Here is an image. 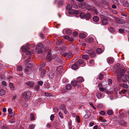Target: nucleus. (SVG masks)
I'll return each mask as SVG.
<instances>
[{
    "label": "nucleus",
    "mask_w": 129,
    "mask_h": 129,
    "mask_svg": "<svg viewBox=\"0 0 129 129\" xmlns=\"http://www.w3.org/2000/svg\"><path fill=\"white\" fill-rule=\"evenodd\" d=\"M68 13L69 14L72 15L74 14H78V11L77 10L71 9L69 10L68 11Z\"/></svg>",
    "instance_id": "obj_4"
},
{
    "label": "nucleus",
    "mask_w": 129,
    "mask_h": 129,
    "mask_svg": "<svg viewBox=\"0 0 129 129\" xmlns=\"http://www.w3.org/2000/svg\"><path fill=\"white\" fill-rule=\"evenodd\" d=\"M54 118V116L53 114H52L50 116V119L51 121H53Z\"/></svg>",
    "instance_id": "obj_48"
},
{
    "label": "nucleus",
    "mask_w": 129,
    "mask_h": 129,
    "mask_svg": "<svg viewBox=\"0 0 129 129\" xmlns=\"http://www.w3.org/2000/svg\"><path fill=\"white\" fill-rule=\"evenodd\" d=\"M76 119H77V121L79 123L80 122V117L79 116H77L76 117Z\"/></svg>",
    "instance_id": "obj_54"
},
{
    "label": "nucleus",
    "mask_w": 129,
    "mask_h": 129,
    "mask_svg": "<svg viewBox=\"0 0 129 129\" xmlns=\"http://www.w3.org/2000/svg\"><path fill=\"white\" fill-rule=\"evenodd\" d=\"M2 84L4 86H7V84L6 82L5 81H3L2 82Z\"/></svg>",
    "instance_id": "obj_57"
},
{
    "label": "nucleus",
    "mask_w": 129,
    "mask_h": 129,
    "mask_svg": "<svg viewBox=\"0 0 129 129\" xmlns=\"http://www.w3.org/2000/svg\"><path fill=\"white\" fill-rule=\"evenodd\" d=\"M72 7L70 5H68L66 6V9L68 10H70L71 8Z\"/></svg>",
    "instance_id": "obj_38"
},
{
    "label": "nucleus",
    "mask_w": 129,
    "mask_h": 129,
    "mask_svg": "<svg viewBox=\"0 0 129 129\" xmlns=\"http://www.w3.org/2000/svg\"><path fill=\"white\" fill-rule=\"evenodd\" d=\"M119 32L120 33H123L124 31V29H120L118 30Z\"/></svg>",
    "instance_id": "obj_51"
},
{
    "label": "nucleus",
    "mask_w": 129,
    "mask_h": 129,
    "mask_svg": "<svg viewBox=\"0 0 129 129\" xmlns=\"http://www.w3.org/2000/svg\"><path fill=\"white\" fill-rule=\"evenodd\" d=\"M119 123L121 125L124 126H125L127 124L126 122H125L123 120L120 121L119 122Z\"/></svg>",
    "instance_id": "obj_18"
},
{
    "label": "nucleus",
    "mask_w": 129,
    "mask_h": 129,
    "mask_svg": "<svg viewBox=\"0 0 129 129\" xmlns=\"http://www.w3.org/2000/svg\"><path fill=\"white\" fill-rule=\"evenodd\" d=\"M56 70L57 71L59 72H62L63 70L62 67L61 66H59L57 68Z\"/></svg>",
    "instance_id": "obj_21"
},
{
    "label": "nucleus",
    "mask_w": 129,
    "mask_h": 129,
    "mask_svg": "<svg viewBox=\"0 0 129 129\" xmlns=\"http://www.w3.org/2000/svg\"><path fill=\"white\" fill-rule=\"evenodd\" d=\"M59 108L63 110L65 114H67V111L64 106L61 105L59 106Z\"/></svg>",
    "instance_id": "obj_7"
},
{
    "label": "nucleus",
    "mask_w": 129,
    "mask_h": 129,
    "mask_svg": "<svg viewBox=\"0 0 129 129\" xmlns=\"http://www.w3.org/2000/svg\"><path fill=\"white\" fill-rule=\"evenodd\" d=\"M54 111L55 112H57L58 111V109L56 108H55L54 109Z\"/></svg>",
    "instance_id": "obj_60"
},
{
    "label": "nucleus",
    "mask_w": 129,
    "mask_h": 129,
    "mask_svg": "<svg viewBox=\"0 0 129 129\" xmlns=\"http://www.w3.org/2000/svg\"><path fill=\"white\" fill-rule=\"evenodd\" d=\"M84 62V60L82 59H79L78 61V63L79 64H81L83 63Z\"/></svg>",
    "instance_id": "obj_27"
},
{
    "label": "nucleus",
    "mask_w": 129,
    "mask_h": 129,
    "mask_svg": "<svg viewBox=\"0 0 129 129\" xmlns=\"http://www.w3.org/2000/svg\"><path fill=\"white\" fill-rule=\"evenodd\" d=\"M9 86L11 89L12 90L14 89V88L13 86V84L12 83H9Z\"/></svg>",
    "instance_id": "obj_29"
},
{
    "label": "nucleus",
    "mask_w": 129,
    "mask_h": 129,
    "mask_svg": "<svg viewBox=\"0 0 129 129\" xmlns=\"http://www.w3.org/2000/svg\"><path fill=\"white\" fill-rule=\"evenodd\" d=\"M32 54V52H30L29 51H27L26 53V55H31Z\"/></svg>",
    "instance_id": "obj_58"
},
{
    "label": "nucleus",
    "mask_w": 129,
    "mask_h": 129,
    "mask_svg": "<svg viewBox=\"0 0 129 129\" xmlns=\"http://www.w3.org/2000/svg\"><path fill=\"white\" fill-rule=\"evenodd\" d=\"M8 111L9 116H14L15 114L14 112H12V110L11 108L8 109Z\"/></svg>",
    "instance_id": "obj_6"
},
{
    "label": "nucleus",
    "mask_w": 129,
    "mask_h": 129,
    "mask_svg": "<svg viewBox=\"0 0 129 129\" xmlns=\"http://www.w3.org/2000/svg\"><path fill=\"white\" fill-rule=\"evenodd\" d=\"M5 93V91L3 89H1L0 90V95H3Z\"/></svg>",
    "instance_id": "obj_22"
},
{
    "label": "nucleus",
    "mask_w": 129,
    "mask_h": 129,
    "mask_svg": "<svg viewBox=\"0 0 129 129\" xmlns=\"http://www.w3.org/2000/svg\"><path fill=\"white\" fill-rule=\"evenodd\" d=\"M79 6L80 8H84L85 6L83 4H81L79 5Z\"/></svg>",
    "instance_id": "obj_53"
},
{
    "label": "nucleus",
    "mask_w": 129,
    "mask_h": 129,
    "mask_svg": "<svg viewBox=\"0 0 129 129\" xmlns=\"http://www.w3.org/2000/svg\"><path fill=\"white\" fill-rule=\"evenodd\" d=\"M80 37L82 38H84L86 37V36L83 33H81L79 35Z\"/></svg>",
    "instance_id": "obj_30"
},
{
    "label": "nucleus",
    "mask_w": 129,
    "mask_h": 129,
    "mask_svg": "<svg viewBox=\"0 0 129 129\" xmlns=\"http://www.w3.org/2000/svg\"><path fill=\"white\" fill-rule=\"evenodd\" d=\"M77 81L74 80L72 81L71 82V84L73 86H75L77 85Z\"/></svg>",
    "instance_id": "obj_24"
},
{
    "label": "nucleus",
    "mask_w": 129,
    "mask_h": 129,
    "mask_svg": "<svg viewBox=\"0 0 129 129\" xmlns=\"http://www.w3.org/2000/svg\"><path fill=\"white\" fill-rule=\"evenodd\" d=\"M30 96L28 94H24V92L23 93V97L25 100H27L30 98Z\"/></svg>",
    "instance_id": "obj_13"
},
{
    "label": "nucleus",
    "mask_w": 129,
    "mask_h": 129,
    "mask_svg": "<svg viewBox=\"0 0 129 129\" xmlns=\"http://www.w3.org/2000/svg\"><path fill=\"white\" fill-rule=\"evenodd\" d=\"M107 113L109 115H112L113 114V112L112 110H109L107 111Z\"/></svg>",
    "instance_id": "obj_34"
},
{
    "label": "nucleus",
    "mask_w": 129,
    "mask_h": 129,
    "mask_svg": "<svg viewBox=\"0 0 129 129\" xmlns=\"http://www.w3.org/2000/svg\"><path fill=\"white\" fill-rule=\"evenodd\" d=\"M78 67L77 64V63H74L72 66V68L74 70L76 69Z\"/></svg>",
    "instance_id": "obj_15"
},
{
    "label": "nucleus",
    "mask_w": 129,
    "mask_h": 129,
    "mask_svg": "<svg viewBox=\"0 0 129 129\" xmlns=\"http://www.w3.org/2000/svg\"><path fill=\"white\" fill-rule=\"evenodd\" d=\"M82 58L85 59H89L88 56L86 54H84L82 56Z\"/></svg>",
    "instance_id": "obj_25"
},
{
    "label": "nucleus",
    "mask_w": 129,
    "mask_h": 129,
    "mask_svg": "<svg viewBox=\"0 0 129 129\" xmlns=\"http://www.w3.org/2000/svg\"><path fill=\"white\" fill-rule=\"evenodd\" d=\"M77 81L78 82H83L84 81L83 78L81 77H79L77 78Z\"/></svg>",
    "instance_id": "obj_12"
},
{
    "label": "nucleus",
    "mask_w": 129,
    "mask_h": 129,
    "mask_svg": "<svg viewBox=\"0 0 129 129\" xmlns=\"http://www.w3.org/2000/svg\"><path fill=\"white\" fill-rule=\"evenodd\" d=\"M72 88V86L70 84H69L67 85L66 86V89L68 90H70Z\"/></svg>",
    "instance_id": "obj_20"
},
{
    "label": "nucleus",
    "mask_w": 129,
    "mask_h": 129,
    "mask_svg": "<svg viewBox=\"0 0 129 129\" xmlns=\"http://www.w3.org/2000/svg\"><path fill=\"white\" fill-rule=\"evenodd\" d=\"M119 85L120 86L125 88H127L128 87V85L125 84L121 83Z\"/></svg>",
    "instance_id": "obj_17"
},
{
    "label": "nucleus",
    "mask_w": 129,
    "mask_h": 129,
    "mask_svg": "<svg viewBox=\"0 0 129 129\" xmlns=\"http://www.w3.org/2000/svg\"><path fill=\"white\" fill-rule=\"evenodd\" d=\"M38 84L39 85L41 86L43 85V82L42 81H39L38 82Z\"/></svg>",
    "instance_id": "obj_56"
},
{
    "label": "nucleus",
    "mask_w": 129,
    "mask_h": 129,
    "mask_svg": "<svg viewBox=\"0 0 129 129\" xmlns=\"http://www.w3.org/2000/svg\"><path fill=\"white\" fill-rule=\"evenodd\" d=\"M90 55L91 57H94L95 55V52L92 51V52H91V53Z\"/></svg>",
    "instance_id": "obj_42"
},
{
    "label": "nucleus",
    "mask_w": 129,
    "mask_h": 129,
    "mask_svg": "<svg viewBox=\"0 0 129 129\" xmlns=\"http://www.w3.org/2000/svg\"><path fill=\"white\" fill-rule=\"evenodd\" d=\"M91 15V14L89 13H87L85 15V18L86 20H88L89 19Z\"/></svg>",
    "instance_id": "obj_19"
},
{
    "label": "nucleus",
    "mask_w": 129,
    "mask_h": 129,
    "mask_svg": "<svg viewBox=\"0 0 129 129\" xmlns=\"http://www.w3.org/2000/svg\"><path fill=\"white\" fill-rule=\"evenodd\" d=\"M68 40L70 41H72L74 40V39L72 37H69V38Z\"/></svg>",
    "instance_id": "obj_63"
},
{
    "label": "nucleus",
    "mask_w": 129,
    "mask_h": 129,
    "mask_svg": "<svg viewBox=\"0 0 129 129\" xmlns=\"http://www.w3.org/2000/svg\"><path fill=\"white\" fill-rule=\"evenodd\" d=\"M109 30L110 32L112 33H114L115 31V30L114 28L112 27L109 28Z\"/></svg>",
    "instance_id": "obj_35"
},
{
    "label": "nucleus",
    "mask_w": 129,
    "mask_h": 129,
    "mask_svg": "<svg viewBox=\"0 0 129 129\" xmlns=\"http://www.w3.org/2000/svg\"><path fill=\"white\" fill-rule=\"evenodd\" d=\"M43 44L42 43L38 44L36 46V51L38 52V54L41 53L42 52Z\"/></svg>",
    "instance_id": "obj_2"
},
{
    "label": "nucleus",
    "mask_w": 129,
    "mask_h": 129,
    "mask_svg": "<svg viewBox=\"0 0 129 129\" xmlns=\"http://www.w3.org/2000/svg\"><path fill=\"white\" fill-rule=\"evenodd\" d=\"M112 84V80L111 79H108V84L109 85H111Z\"/></svg>",
    "instance_id": "obj_61"
},
{
    "label": "nucleus",
    "mask_w": 129,
    "mask_h": 129,
    "mask_svg": "<svg viewBox=\"0 0 129 129\" xmlns=\"http://www.w3.org/2000/svg\"><path fill=\"white\" fill-rule=\"evenodd\" d=\"M25 67L28 68H29L32 67V64L30 63H28L26 64L25 65Z\"/></svg>",
    "instance_id": "obj_26"
},
{
    "label": "nucleus",
    "mask_w": 129,
    "mask_h": 129,
    "mask_svg": "<svg viewBox=\"0 0 129 129\" xmlns=\"http://www.w3.org/2000/svg\"><path fill=\"white\" fill-rule=\"evenodd\" d=\"M24 94L26 95L28 94V95H29L30 96L31 95L32 93L30 91L28 92H27L25 91L24 92Z\"/></svg>",
    "instance_id": "obj_45"
},
{
    "label": "nucleus",
    "mask_w": 129,
    "mask_h": 129,
    "mask_svg": "<svg viewBox=\"0 0 129 129\" xmlns=\"http://www.w3.org/2000/svg\"><path fill=\"white\" fill-rule=\"evenodd\" d=\"M127 90L126 89H124L122 90L121 91L119 92V94H121V93L125 94L127 92Z\"/></svg>",
    "instance_id": "obj_31"
},
{
    "label": "nucleus",
    "mask_w": 129,
    "mask_h": 129,
    "mask_svg": "<svg viewBox=\"0 0 129 129\" xmlns=\"http://www.w3.org/2000/svg\"><path fill=\"white\" fill-rule=\"evenodd\" d=\"M93 19L94 21L95 22H96L99 21V18L98 16H95L93 17Z\"/></svg>",
    "instance_id": "obj_14"
},
{
    "label": "nucleus",
    "mask_w": 129,
    "mask_h": 129,
    "mask_svg": "<svg viewBox=\"0 0 129 129\" xmlns=\"http://www.w3.org/2000/svg\"><path fill=\"white\" fill-rule=\"evenodd\" d=\"M96 96L97 98H98V99H99L100 98H101V94H96Z\"/></svg>",
    "instance_id": "obj_64"
},
{
    "label": "nucleus",
    "mask_w": 129,
    "mask_h": 129,
    "mask_svg": "<svg viewBox=\"0 0 129 129\" xmlns=\"http://www.w3.org/2000/svg\"><path fill=\"white\" fill-rule=\"evenodd\" d=\"M51 54L50 52H49L47 55V59L48 60H51L53 59V58H52L51 56Z\"/></svg>",
    "instance_id": "obj_10"
},
{
    "label": "nucleus",
    "mask_w": 129,
    "mask_h": 129,
    "mask_svg": "<svg viewBox=\"0 0 129 129\" xmlns=\"http://www.w3.org/2000/svg\"><path fill=\"white\" fill-rule=\"evenodd\" d=\"M100 114L101 115H104L105 114V112L103 111H101L100 112Z\"/></svg>",
    "instance_id": "obj_62"
},
{
    "label": "nucleus",
    "mask_w": 129,
    "mask_h": 129,
    "mask_svg": "<svg viewBox=\"0 0 129 129\" xmlns=\"http://www.w3.org/2000/svg\"><path fill=\"white\" fill-rule=\"evenodd\" d=\"M85 14L84 13H81L80 15V17L82 18H83L85 17Z\"/></svg>",
    "instance_id": "obj_33"
},
{
    "label": "nucleus",
    "mask_w": 129,
    "mask_h": 129,
    "mask_svg": "<svg viewBox=\"0 0 129 129\" xmlns=\"http://www.w3.org/2000/svg\"><path fill=\"white\" fill-rule=\"evenodd\" d=\"M25 84L27 86L30 87H32L34 86L33 83L31 81L27 82Z\"/></svg>",
    "instance_id": "obj_9"
},
{
    "label": "nucleus",
    "mask_w": 129,
    "mask_h": 129,
    "mask_svg": "<svg viewBox=\"0 0 129 129\" xmlns=\"http://www.w3.org/2000/svg\"><path fill=\"white\" fill-rule=\"evenodd\" d=\"M120 66V64L119 63H118L115 64L113 67V68L114 69H115L118 67H119Z\"/></svg>",
    "instance_id": "obj_37"
},
{
    "label": "nucleus",
    "mask_w": 129,
    "mask_h": 129,
    "mask_svg": "<svg viewBox=\"0 0 129 129\" xmlns=\"http://www.w3.org/2000/svg\"><path fill=\"white\" fill-rule=\"evenodd\" d=\"M99 89L100 91L102 92L103 91L105 90V89L104 88L102 87H100L99 88Z\"/></svg>",
    "instance_id": "obj_59"
},
{
    "label": "nucleus",
    "mask_w": 129,
    "mask_h": 129,
    "mask_svg": "<svg viewBox=\"0 0 129 129\" xmlns=\"http://www.w3.org/2000/svg\"><path fill=\"white\" fill-rule=\"evenodd\" d=\"M63 0H59L58 1V5H63Z\"/></svg>",
    "instance_id": "obj_28"
},
{
    "label": "nucleus",
    "mask_w": 129,
    "mask_h": 129,
    "mask_svg": "<svg viewBox=\"0 0 129 129\" xmlns=\"http://www.w3.org/2000/svg\"><path fill=\"white\" fill-rule=\"evenodd\" d=\"M86 8L89 10L92 11V9H93V7H90L89 6H86Z\"/></svg>",
    "instance_id": "obj_32"
},
{
    "label": "nucleus",
    "mask_w": 129,
    "mask_h": 129,
    "mask_svg": "<svg viewBox=\"0 0 129 129\" xmlns=\"http://www.w3.org/2000/svg\"><path fill=\"white\" fill-rule=\"evenodd\" d=\"M17 70L19 72H20L22 70V67L21 66H18L17 67Z\"/></svg>",
    "instance_id": "obj_52"
},
{
    "label": "nucleus",
    "mask_w": 129,
    "mask_h": 129,
    "mask_svg": "<svg viewBox=\"0 0 129 129\" xmlns=\"http://www.w3.org/2000/svg\"><path fill=\"white\" fill-rule=\"evenodd\" d=\"M90 113L89 111H88L87 113L84 116V117L85 118H87L89 117L90 115Z\"/></svg>",
    "instance_id": "obj_23"
},
{
    "label": "nucleus",
    "mask_w": 129,
    "mask_h": 129,
    "mask_svg": "<svg viewBox=\"0 0 129 129\" xmlns=\"http://www.w3.org/2000/svg\"><path fill=\"white\" fill-rule=\"evenodd\" d=\"M2 129H8L7 126L5 125H3L1 127Z\"/></svg>",
    "instance_id": "obj_43"
},
{
    "label": "nucleus",
    "mask_w": 129,
    "mask_h": 129,
    "mask_svg": "<svg viewBox=\"0 0 129 129\" xmlns=\"http://www.w3.org/2000/svg\"><path fill=\"white\" fill-rule=\"evenodd\" d=\"M58 115L61 118H63V116L62 113L61 112H59L58 113Z\"/></svg>",
    "instance_id": "obj_40"
},
{
    "label": "nucleus",
    "mask_w": 129,
    "mask_h": 129,
    "mask_svg": "<svg viewBox=\"0 0 129 129\" xmlns=\"http://www.w3.org/2000/svg\"><path fill=\"white\" fill-rule=\"evenodd\" d=\"M35 125L33 124H31L29 126V129H34Z\"/></svg>",
    "instance_id": "obj_46"
},
{
    "label": "nucleus",
    "mask_w": 129,
    "mask_h": 129,
    "mask_svg": "<svg viewBox=\"0 0 129 129\" xmlns=\"http://www.w3.org/2000/svg\"><path fill=\"white\" fill-rule=\"evenodd\" d=\"M30 57H29L28 59L24 61V63H25V62L28 63L29 62L30 59Z\"/></svg>",
    "instance_id": "obj_55"
},
{
    "label": "nucleus",
    "mask_w": 129,
    "mask_h": 129,
    "mask_svg": "<svg viewBox=\"0 0 129 129\" xmlns=\"http://www.w3.org/2000/svg\"><path fill=\"white\" fill-rule=\"evenodd\" d=\"M72 31L70 29H67L66 30V33L68 35H70Z\"/></svg>",
    "instance_id": "obj_36"
},
{
    "label": "nucleus",
    "mask_w": 129,
    "mask_h": 129,
    "mask_svg": "<svg viewBox=\"0 0 129 129\" xmlns=\"http://www.w3.org/2000/svg\"><path fill=\"white\" fill-rule=\"evenodd\" d=\"M114 59L112 57L108 58L107 59V62L110 63H112L114 61Z\"/></svg>",
    "instance_id": "obj_8"
},
{
    "label": "nucleus",
    "mask_w": 129,
    "mask_h": 129,
    "mask_svg": "<svg viewBox=\"0 0 129 129\" xmlns=\"http://www.w3.org/2000/svg\"><path fill=\"white\" fill-rule=\"evenodd\" d=\"M114 20L115 22L118 23H122V20L117 17H115L114 18Z\"/></svg>",
    "instance_id": "obj_5"
},
{
    "label": "nucleus",
    "mask_w": 129,
    "mask_h": 129,
    "mask_svg": "<svg viewBox=\"0 0 129 129\" xmlns=\"http://www.w3.org/2000/svg\"><path fill=\"white\" fill-rule=\"evenodd\" d=\"M88 41L90 43H92L93 41V39L92 38H89L88 39Z\"/></svg>",
    "instance_id": "obj_44"
},
{
    "label": "nucleus",
    "mask_w": 129,
    "mask_h": 129,
    "mask_svg": "<svg viewBox=\"0 0 129 129\" xmlns=\"http://www.w3.org/2000/svg\"><path fill=\"white\" fill-rule=\"evenodd\" d=\"M30 119L31 120H34L35 119L34 115L33 114H30Z\"/></svg>",
    "instance_id": "obj_47"
},
{
    "label": "nucleus",
    "mask_w": 129,
    "mask_h": 129,
    "mask_svg": "<svg viewBox=\"0 0 129 129\" xmlns=\"http://www.w3.org/2000/svg\"><path fill=\"white\" fill-rule=\"evenodd\" d=\"M45 66V64L44 63L42 64L40 66V68L39 69V70L40 71L42 70L43 69V67H44Z\"/></svg>",
    "instance_id": "obj_41"
},
{
    "label": "nucleus",
    "mask_w": 129,
    "mask_h": 129,
    "mask_svg": "<svg viewBox=\"0 0 129 129\" xmlns=\"http://www.w3.org/2000/svg\"><path fill=\"white\" fill-rule=\"evenodd\" d=\"M103 77V74L102 73L100 74L99 76V79L100 80H101L102 79Z\"/></svg>",
    "instance_id": "obj_49"
},
{
    "label": "nucleus",
    "mask_w": 129,
    "mask_h": 129,
    "mask_svg": "<svg viewBox=\"0 0 129 129\" xmlns=\"http://www.w3.org/2000/svg\"><path fill=\"white\" fill-rule=\"evenodd\" d=\"M30 48L29 47V44L28 43H27L26 46H23L21 48V50L23 52H24L29 49Z\"/></svg>",
    "instance_id": "obj_3"
},
{
    "label": "nucleus",
    "mask_w": 129,
    "mask_h": 129,
    "mask_svg": "<svg viewBox=\"0 0 129 129\" xmlns=\"http://www.w3.org/2000/svg\"><path fill=\"white\" fill-rule=\"evenodd\" d=\"M102 23L103 25H106L108 23V20L106 18H104L102 21Z\"/></svg>",
    "instance_id": "obj_11"
},
{
    "label": "nucleus",
    "mask_w": 129,
    "mask_h": 129,
    "mask_svg": "<svg viewBox=\"0 0 129 129\" xmlns=\"http://www.w3.org/2000/svg\"><path fill=\"white\" fill-rule=\"evenodd\" d=\"M46 72V70L45 69H43V70L42 71L41 73V76H44V75L45 74Z\"/></svg>",
    "instance_id": "obj_39"
},
{
    "label": "nucleus",
    "mask_w": 129,
    "mask_h": 129,
    "mask_svg": "<svg viewBox=\"0 0 129 129\" xmlns=\"http://www.w3.org/2000/svg\"><path fill=\"white\" fill-rule=\"evenodd\" d=\"M126 70V68H125L124 69L120 70V69H117L115 70V73L117 74V81L118 82H120L121 79V78L123 82H124L126 80L129 83L128 76L125 74L124 76H123V75L124 74V73Z\"/></svg>",
    "instance_id": "obj_1"
},
{
    "label": "nucleus",
    "mask_w": 129,
    "mask_h": 129,
    "mask_svg": "<svg viewBox=\"0 0 129 129\" xmlns=\"http://www.w3.org/2000/svg\"><path fill=\"white\" fill-rule=\"evenodd\" d=\"M96 52L97 53L100 54L102 52V50L101 48H99L96 49Z\"/></svg>",
    "instance_id": "obj_16"
},
{
    "label": "nucleus",
    "mask_w": 129,
    "mask_h": 129,
    "mask_svg": "<svg viewBox=\"0 0 129 129\" xmlns=\"http://www.w3.org/2000/svg\"><path fill=\"white\" fill-rule=\"evenodd\" d=\"M70 53V52L69 53H64L63 54V55L65 57L68 56H69V54Z\"/></svg>",
    "instance_id": "obj_50"
}]
</instances>
